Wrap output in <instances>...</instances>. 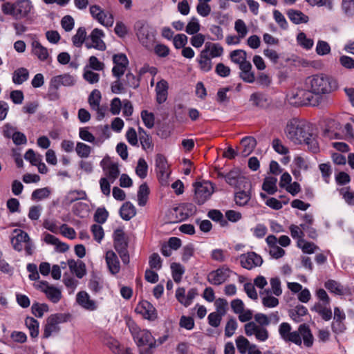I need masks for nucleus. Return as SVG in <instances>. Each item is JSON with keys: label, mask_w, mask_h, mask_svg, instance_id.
<instances>
[{"label": "nucleus", "mask_w": 354, "mask_h": 354, "mask_svg": "<svg viewBox=\"0 0 354 354\" xmlns=\"http://www.w3.org/2000/svg\"><path fill=\"white\" fill-rule=\"evenodd\" d=\"M285 133L294 144L304 143L308 146V151L313 153H317L319 151L317 135L308 122L297 118H292L286 124Z\"/></svg>", "instance_id": "obj_1"}, {"label": "nucleus", "mask_w": 354, "mask_h": 354, "mask_svg": "<svg viewBox=\"0 0 354 354\" xmlns=\"http://www.w3.org/2000/svg\"><path fill=\"white\" fill-rule=\"evenodd\" d=\"M306 83L316 95L329 94L338 88L337 81L330 75L323 73L308 77Z\"/></svg>", "instance_id": "obj_2"}, {"label": "nucleus", "mask_w": 354, "mask_h": 354, "mask_svg": "<svg viewBox=\"0 0 354 354\" xmlns=\"http://www.w3.org/2000/svg\"><path fill=\"white\" fill-rule=\"evenodd\" d=\"M33 9L30 0H17L15 3L6 2L1 6L3 14L12 16L15 19H30L29 15Z\"/></svg>", "instance_id": "obj_3"}, {"label": "nucleus", "mask_w": 354, "mask_h": 354, "mask_svg": "<svg viewBox=\"0 0 354 354\" xmlns=\"http://www.w3.org/2000/svg\"><path fill=\"white\" fill-rule=\"evenodd\" d=\"M114 248L120 255L124 264L129 263V254L127 250V237L122 229L118 228L113 232Z\"/></svg>", "instance_id": "obj_4"}, {"label": "nucleus", "mask_w": 354, "mask_h": 354, "mask_svg": "<svg viewBox=\"0 0 354 354\" xmlns=\"http://www.w3.org/2000/svg\"><path fill=\"white\" fill-rule=\"evenodd\" d=\"M135 27L137 30V37L140 43L147 48H151L155 41L153 29L142 21L136 22Z\"/></svg>", "instance_id": "obj_5"}, {"label": "nucleus", "mask_w": 354, "mask_h": 354, "mask_svg": "<svg viewBox=\"0 0 354 354\" xmlns=\"http://www.w3.org/2000/svg\"><path fill=\"white\" fill-rule=\"evenodd\" d=\"M293 98L295 100L293 103L297 106H319L322 100V97L316 95L311 88L298 90L293 95Z\"/></svg>", "instance_id": "obj_6"}, {"label": "nucleus", "mask_w": 354, "mask_h": 354, "mask_svg": "<svg viewBox=\"0 0 354 354\" xmlns=\"http://www.w3.org/2000/svg\"><path fill=\"white\" fill-rule=\"evenodd\" d=\"M194 201L198 205L204 204L214 192L212 185L210 183L196 182L194 184Z\"/></svg>", "instance_id": "obj_7"}, {"label": "nucleus", "mask_w": 354, "mask_h": 354, "mask_svg": "<svg viewBox=\"0 0 354 354\" xmlns=\"http://www.w3.org/2000/svg\"><path fill=\"white\" fill-rule=\"evenodd\" d=\"M127 325L137 346L139 348L148 345L150 342H153L151 341L153 337L149 331L145 330H138L137 326L133 322H127Z\"/></svg>", "instance_id": "obj_8"}, {"label": "nucleus", "mask_w": 354, "mask_h": 354, "mask_svg": "<svg viewBox=\"0 0 354 354\" xmlns=\"http://www.w3.org/2000/svg\"><path fill=\"white\" fill-rule=\"evenodd\" d=\"M113 62L114 66L112 68V74L117 79H120L129 66V59L125 54L118 53L113 55Z\"/></svg>", "instance_id": "obj_9"}, {"label": "nucleus", "mask_w": 354, "mask_h": 354, "mask_svg": "<svg viewBox=\"0 0 354 354\" xmlns=\"http://www.w3.org/2000/svg\"><path fill=\"white\" fill-rule=\"evenodd\" d=\"M231 272L232 270L227 266H223L210 272L207 276V281L211 284L219 286L227 279Z\"/></svg>", "instance_id": "obj_10"}, {"label": "nucleus", "mask_w": 354, "mask_h": 354, "mask_svg": "<svg viewBox=\"0 0 354 354\" xmlns=\"http://www.w3.org/2000/svg\"><path fill=\"white\" fill-rule=\"evenodd\" d=\"M232 62L239 65L241 71L248 72L252 70V64L247 61V53L244 50H234L230 53Z\"/></svg>", "instance_id": "obj_11"}, {"label": "nucleus", "mask_w": 354, "mask_h": 354, "mask_svg": "<svg viewBox=\"0 0 354 354\" xmlns=\"http://www.w3.org/2000/svg\"><path fill=\"white\" fill-rule=\"evenodd\" d=\"M135 310L149 321H154L158 317L156 309L147 300H142L139 302Z\"/></svg>", "instance_id": "obj_12"}, {"label": "nucleus", "mask_w": 354, "mask_h": 354, "mask_svg": "<svg viewBox=\"0 0 354 354\" xmlns=\"http://www.w3.org/2000/svg\"><path fill=\"white\" fill-rule=\"evenodd\" d=\"M241 265L243 268L251 270L257 266H261L263 263L261 257L254 252H250L247 254H242L240 256Z\"/></svg>", "instance_id": "obj_13"}, {"label": "nucleus", "mask_w": 354, "mask_h": 354, "mask_svg": "<svg viewBox=\"0 0 354 354\" xmlns=\"http://www.w3.org/2000/svg\"><path fill=\"white\" fill-rule=\"evenodd\" d=\"M180 214V221H185L196 213L197 208L192 203H184L174 209Z\"/></svg>", "instance_id": "obj_14"}, {"label": "nucleus", "mask_w": 354, "mask_h": 354, "mask_svg": "<svg viewBox=\"0 0 354 354\" xmlns=\"http://www.w3.org/2000/svg\"><path fill=\"white\" fill-rule=\"evenodd\" d=\"M156 167L157 175L160 180H166L169 176L167 173L168 168V163L165 156L161 153H158L156 156Z\"/></svg>", "instance_id": "obj_15"}, {"label": "nucleus", "mask_w": 354, "mask_h": 354, "mask_svg": "<svg viewBox=\"0 0 354 354\" xmlns=\"http://www.w3.org/2000/svg\"><path fill=\"white\" fill-rule=\"evenodd\" d=\"M13 232L17 234L11 239L12 247L17 251H21L23 248L21 243H29L30 237L28 233L22 230L15 229Z\"/></svg>", "instance_id": "obj_16"}, {"label": "nucleus", "mask_w": 354, "mask_h": 354, "mask_svg": "<svg viewBox=\"0 0 354 354\" xmlns=\"http://www.w3.org/2000/svg\"><path fill=\"white\" fill-rule=\"evenodd\" d=\"M41 283L46 286V289H42V292L46 294L48 299L53 303H57L62 297L61 291L58 288L50 286L46 281H41Z\"/></svg>", "instance_id": "obj_17"}, {"label": "nucleus", "mask_w": 354, "mask_h": 354, "mask_svg": "<svg viewBox=\"0 0 354 354\" xmlns=\"http://www.w3.org/2000/svg\"><path fill=\"white\" fill-rule=\"evenodd\" d=\"M67 263L71 272L74 273L77 278L82 279L86 275V265L82 261H75L74 259H69Z\"/></svg>", "instance_id": "obj_18"}, {"label": "nucleus", "mask_w": 354, "mask_h": 354, "mask_svg": "<svg viewBox=\"0 0 354 354\" xmlns=\"http://www.w3.org/2000/svg\"><path fill=\"white\" fill-rule=\"evenodd\" d=\"M77 302L84 308L88 310H94L97 306L95 301L90 299V297L85 291H80L77 294Z\"/></svg>", "instance_id": "obj_19"}, {"label": "nucleus", "mask_w": 354, "mask_h": 354, "mask_svg": "<svg viewBox=\"0 0 354 354\" xmlns=\"http://www.w3.org/2000/svg\"><path fill=\"white\" fill-rule=\"evenodd\" d=\"M106 261L110 272L115 274L120 271V262L115 253L112 250L106 253Z\"/></svg>", "instance_id": "obj_20"}, {"label": "nucleus", "mask_w": 354, "mask_h": 354, "mask_svg": "<svg viewBox=\"0 0 354 354\" xmlns=\"http://www.w3.org/2000/svg\"><path fill=\"white\" fill-rule=\"evenodd\" d=\"M257 140L252 136H246L241 139V145L243 147L241 154L243 156H249L257 146Z\"/></svg>", "instance_id": "obj_21"}, {"label": "nucleus", "mask_w": 354, "mask_h": 354, "mask_svg": "<svg viewBox=\"0 0 354 354\" xmlns=\"http://www.w3.org/2000/svg\"><path fill=\"white\" fill-rule=\"evenodd\" d=\"M250 101L252 102V105L257 108L266 109L270 102L268 98L262 93H253L250 97Z\"/></svg>", "instance_id": "obj_22"}, {"label": "nucleus", "mask_w": 354, "mask_h": 354, "mask_svg": "<svg viewBox=\"0 0 354 354\" xmlns=\"http://www.w3.org/2000/svg\"><path fill=\"white\" fill-rule=\"evenodd\" d=\"M168 84L165 80L159 81L156 87V102L158 104L165 102L167 97Z\"/></svg>", "instance_id": "obj_23"}, {"label": "nucleus", "mask_w": 354, "mask_h": 354, "mask_svg": "<svg viewBox=\"0 0 354 354\" xmlns=\"http://www.w3.org/2000/svg\"><path fill=\"white\" fill-rule=\"evenodd\" d=\"M104 36L102 30L95 28L93 30L90 35V38L95 46V48L100 50H104L106 49L105 43L101 39V37Z\"/></svg>", "instance_id": "obj_24"}, {"label": "nucleus", "mask_w": 354, "mask_h": 354, "mask_svg": "<svg viewBox=\"0 0 354 354\" xmlns=\"http://www.w3.org/2000/svg\"><path fill=\"white\" fill-rule=\"evenodd\" d=\"M286 14L290 20L295 24L307 23L309 19L307 15H304L301 11L297 10L290 9L287 11Z\"/></svg>", "instance_id": "obj_25"}, {"label": "nucleus", "mask_w": 354, "mask_h": 354, "mask_svg": "<svg viewBox=\"0 0 354 354\" xmlns=\"http://www.w3.org/2000/svg\"><path fill=\"white\" fill-rule=\"evenodd\" d=\"M136 214V207L129 201L124 203L120 209V215L125 221H129Z\"/></svg>", "instance_id": "obj_26"}, {"label": "nucleus", "mask_w": 354, "mask_h": 354, "mask_svg": "<svg viewBox=\"0 0 354 354\" xmlns=\"http://www.w3.org/2000/svg\"><path fill=\"white\" fill-rule=\"evenodd\" d=\"M299 332L303 337L304 345L307 347H311L313 344L314 338L309 326L306 324H301L299 326Z\"/></svg>", "instance_id": "obj_27"}, {"label": "nucleus", "mask_w": 354, "mask_h": 354, "mask_svg": "<svg viewBox=\"0 0 354 354\" xmlns=\"http://www.w3.org/2000/svg\"><path fill=\"white\" fill-rule=\"evenodd\" d=\"M32 53L41 61H45L48 57V52L46 47H44L39 41H34L32 43Z\"/></svg>", "instance_id": "obj_28"}, {"label": "nucleus", "mask_w": 354, "mask_h": 354, "mask_svg": "<svg viewBox=\"0 0 354 354\" xmlns=\"http://www.w3.org/2000/svg\"><path fill=\"white\" fill-rule=\"evenodd\" d=\"M277 181V178L273 176L265 178L262 185V189L266 192L268 194H274L277 191L276 185Z\"/></svg>", "instance_id": "obj_29"}, {"label": "nucleus", "mask_w": 354, "mask_h": 354, "mask_svg": "<svg viewBox=\"0 0 354 354\" xmlns=\"http://www.w3.org/2000/svg\"><path fill=\"white\" fill-rule=\"evenodd\" d=\"M207 53V48L202 50L200 55L201 59L198 61L200 68L204 72H208L212 68V61L211 59L208 57Z\"/></svg>", "instance_id": "obj_30"}, {"label": "nucleus", "mask_w": 354, "mask_h": 354, "mask_svg": "<svg viewBox=\"0 0 354 354\" xmlns=\"http://www.w3.org/2000/svg\"><path fill=\"white\" fill-rule=\"evenodd\" d=\"M25 325L30 330V335L32 338H35L39 335V322L32 317L28 316L25 319Z\"/></svg>", "instance_id": "obj_31"}, {"label": "nucleus", "mask_w": 354, "mask_h": 354, "mask_svg": "<svg viewBox=\"0 0 354 354\" xmlns=\"http://www.w3.org/2000/svg\"><path fill=\"white\" fill-rule=\"evenodd\" d=\"M149 193L150 190L146 183L140 185L138 192V202L140 206H145L146 205Z\"/></svg>", "instance_id": "obj_32"}, {"label": "nucleus", "mask_w": 354, "mask_h": 354, "mask_svg": "<svg viewBox=\"0 0 354 354\" xmlns=\"http://www.w3.org/2000/svg\"><path fill=\"white\" fill-rule=\"evenodd\" d=\"M60 327L48 317L46 319V323L44 326L43 338L47 339L51 336L53 332L58 333Z\"/></svg>", "instance_id": "obj_33"}, {"label": "nucleus", "mask_w": 354, "mask_h": 354, "mask_svg": "<svg viewBox=\"0 0 354 354\" xmlns=\"http://www.w3.org/2000/svg\"><path fill=\"white\" fill-rule=\"evenodd\" d=\"M28 77V71L25 68H19L14 71L12 74V81L16 84H21L26 81Z\"/></svg>", "instance_id": "obj_34"}, {"label": "nucleus", "mask_w": 354, "mask_h": 354, "mask_svg": "<svg viewBox=\"0 0 354 354\" xmlns=\"http://www.w3.org/2000/svg\"><path fill=\"white\" fill-rule=\"evenodd\" d=\"M325 288L328 290L330 292L335 293L338 295H344L343 286L337 281L329 279L325 282Z\"/></svg>", "instance_id": "obj_35"}, {"label": "nucleus", "mask_w": 354, "mask_h": 354, "mask_svg": "<svg viewBox=\"0 0 354 354\" xmlns=\"http://www.w3.org/2000/svg\"><path fill=\"white\" fill-rule=\"evenodd\" d=\"M86 38V32L84 27L77 29L76 34L73 36L72 41L75 46L81 47Z\"/></svg>", "instance_id": "obj_36"}, {"label": "nucleus", "mask_w": 354, "mask_h": 354, "mask_svg": "<svg viewBox=\"0 0 354 354\" xmlns=\"http://www.w3.org/2000/svg\"><path fill=\"white\" fill-rule=\"evenodd\" d=\"M297 246L301 248L304 253L307 254H313L315 252L316 249H318V247L314 243L308 242L304 239H300L298 240Z\"/></svg>", "instance_id": "obj_37"}, {"label": "nucleus", "mask_w": 354, "mask_h": 354, "mask_svg": "<svg viewBox=\"0 0 354 354\" xmlns=\"http://www.w3.org/2000/svg\"><path fill=\"white\" fill-rule=\"evenodd\" d=\"M49 307L46 304L35 302L31 306L32 313L37 317H42L44 312H48Z\"/></svg>", "instance_id": "obj_38"}, {"label": "nucleus", "mask_w": 354, "mask_h": 354, "mask_svg": "<svg viewBox=\"0 0 354 354\" xmlns=\"http://www.w3.org/2000/svg\"><path fill=\"white\" fill-rule=\"evenodd\" d=\"M171 269L174 281L179 283L181 281L182 276L185 272L184 268L178 263H172L171 264Z\"/></svg>", "instance_id": "obj_39"}, {"label": "nucleus", "mask_w": 354, "mask_h": 354, "mask_svg": "<svg viewBox=\"0 0 354 354\" xmlns=\"http://www.w3.org/2000/svg\"><path fill=\"white\" fill-rule=\"evenodd\" d=\"M148 165L145 160L142 158H139L136 167V174L142 179L147 176Z\"/></svg>", "instance_id": "obj_40"}, {"label": "nucleus", "mask_w": 354, "mask_h": 354, "mask_svg": "<svg viewBox=\"0 0 354 354\" xmlns=\"http://www.w3.org/2000/svg\"><path fill=\"white\" fill-rule=\"evenodd\" d=\"M50 194V190L48 187L37 189L32 193L31 198L33 201H40L48 198Z\"/></svg>", "instance_id": "obj_41"}, {"label": "nucleus", "mask_w": 354, "mask_h": 354, "mask_svg": "<svg viewBox=\"0 0 354 354\" xmlns=\"http://www.w3.org/2000/svg\"><path fill=\"white\" fill-rule=\"evenodd\" d=\"M312 310H315L325 321H328L332 318V311L330 308L322 307L319 304L315 305Z\"/></svg>", "instance_id": "obj_42"}, {"label": "nucleus", "mask_w": 354, "mask_h": 354, "mask_svg": "<svg viewBox=\"0 0 354 354\" xmlns=\"http://www.w3.org/2000/svg\"><path fill=\"white\" fill-rule=\"evenodd\" d=\"M109 217V212L104 207H98L94 214V221L100 224H103L106 222Z\"/></svg>", "instance_id": "obj_43"}, {"label": "nucleus", "mask_w": 354, "mask_h": 354, "mask_svg": "<svg viewBox=\"0 0 354 354\" xmlns=\"http://www.w3.org/2000/svg\"><path fill=\"white\" fill-rule=\"evenodd\" d=\"M141 118L145 125L147 128L151 129L153 127L155 116L153 113L149 112L147 110H143L141 111Z\"/></svg>", "instance_id": "obj_44"}, {"label": "nucleus", "mask_w": 354, "mask_h": 354, "mask_svg": "<svg viewBox=\"0 0 354 354\" xmlns=\"http://www.w3.org/2000/svg\"><path fill=\"white\" fill-rule=\"evenodd\" d=\"M201 25L196 17H192L185 28V32L189 35L197 34L200 30Z\"/></svg>", "instance_id": "obj_45"}, {"label": "nucleus", "mask_w": 354, "mask_h": 354, "mask_svg": "<svg viewBox=\"0 0 354 354\" xmlns=\"http://www.w3.org/2000/svg\"><path fill=\"white\" fill-rule=\"evenodd\" d=\"M75 151L77 154L80 158H87L91 153V148L90 146L84 143L77 142L76 145Z\"/></svg>", "instance_id": "obj_46"}, {"label": "nucleus", "mask_w": 354, "mask_h": 354, "mask_svg": "<svg viewBox=\"0 0 354 354\" xmlns=\"http://www.w3.org/2000/svg\"><path fill=\"white\" fill-rule=\"evenodd\" d=\"M86 198V194L84 191L82 190H73L68 192L67 199L69 203H73L78 200H84Z\"/></svg>", "instance_id": "obj_47"}, {"label": "nucleus", "mask_w": 354, "mask_h": 354, "mask_svg": "<svg viewBox=\"0 0 354 354\" xmlns=\"http://www.w3.org/2000/svg\"><path fill=\"white\" fill-rule=\"evenodd\" d=\"M101 93L97 90L94 89L88 96V103L92 109H95L96 106L100 105V102L101 100Z\"/></svg>", "instance_id": "obj_48"}, {"label": "nucleus", "mask_w": 354, "mask_h": 354, "mask_svg": "<svg viewBox=\"0 0 354 354\" xmlns=\"http://www.w3.org/2000/svg\"><path fill=\"white\" fill-rule=\"evenodd\" d=\"M125 84L129 87L137 88L140 86V78L134 75L131 72L126 74Z\"/></svg>", "instance_id": "obj_49"}, {"label": "nucleus", "mask_w": 354, "mask_h": 354, "mask_svg": "<svg viewBox=\"0 0 354 354\" xmlns=\"http://www.w3.org/2000/svg\"><path fill=\"white\" fill-rule=\"evenodd\" d=\"M251 196L245 191H240L235 194V201L236 205L243 206L250 200Z\"/></svg>", "instance_id": "obj_50"}, {"label": "nucleus", "mask_w": 354, "mask_h": 354, "mask_svg": "<svg viewBox=\"0 0 354 354\" xmlns=\"http://www.w3.org/2000/svg\"><path fill=\"white\" fill-rule=\"evenodd\" d=\"M224 315L225 312H221V313H211L207 317L209 324L215 328L218 327L221 324L222 316Z\"/></svg>", "instance_id": "obj_51"}, {"label": "nucleus", "mask_w": 354, "mask_h": 354, "mask_svg": "<svg viewBox=\"0 0 354 354\" xmlns=\"http://www.w3.org/2000/svg\"><path fill=\"white\" fill-rule=\"evenodd\" d=\"M240 178V171L239 169H232L225 175V181L231 186L236 185Z\"/></svg>", "instance_id": "obj_52"}, {"label": "nucleus", "mask_w": 354, "mask_h": 354, "mask_svg": "<svg viewBox=\"0 0 354 354\" xmlns=\"http://www.w3.org/2000/svg\"><path fill=\"white\" fill-rule=\"evenodd\" d=\"M236 344L238 351L240 353L244 354L246 353L248 348L250 346V342L247 338L241 335L239 336L236 339Z\"/></svg>", "instance_id": "obj_53"}, {"label": "nucleus", "mask_w": 354, "mask_h": 354, "mask_svg": "<svg viewBox=\"0 0 354 354\" xmlns=\"http://www.w3.org/2000/svg\"><path fill=\"white\" fill-rule=\"evenodd\" d=\"M297 41L303 48L307 50L310 49L313 46V40L307 38L304 32H300L298 34Z\"/></svg>", "instance_id": "obj_54"}, {"label": "nucleus", "mask_w": 354, "mask_h": 354, "mask_svg": "<svg viewBox=\"0 0 354 354\" xmlns=\"http://www.w3.org/2000/svg\"><path fill=\"white\" fill-rule=\"evenodd\" d=\"M187 37L185 34H177L173 39L174 46L176 49L184 48L187 44Z\"/></svg>", "instance_id": "obj_55"}, {"label": "nucleus", "mask_w": 354, "mask_h": 354, "mask_svg": "<svg viewBox=\"0 0 354 354\" xmlns=\"http://www.w3.org/2000/svg\"><path fill=\"white\" fill-rule=\"evenodd\" d=\"M273 17L276 22L283 30H286L288 27V22L284 16L277 10L273 11Z\"/></svg>", "instance_id": "obj_56"}, {"label": "nucleus", "mask_w": 354, "mask_h": 354, "mask_svg": "<svg viewBox=\"0 0 354 354\" xmlns=\"http://www.w3.org/2000/svg\"><path fill=\"white\" fill-rule=\"evenodd\" d=\"M339 192L348 205H354V192H350V187L342 188Z\"/></svg>", "instance_id": "obj_57"}, {"label": "nucleus", "mask_w": 354, "mask_h": 354, "mask_svg": "<svg viewBox=\"0 0 354 354\" xmlns=\"http://www.w3.org/2000/svg\"><path fill=\"white\" fill-rule=\"evenodd\" d=\"M90 12L93 18L97 19L100 23L102 17H106V14L101 9L99 6L94 5L90 7Z\"/></svg>", "instance_id": "obj_58"}, {"label": "nucleus", "mask_w": 354, "mask_h": 354, "mask_svg": "<svg viewBox=\"0 0 354 354\" xmlns=\"http://www.w3.org/2000/svg\"><path fill=\"white\" fill-rule=\"evenodd\" d=\"M91 230L94 239L98 243H100L104 235L102 227L100 225L93 224L91 225Z\"/></svg>", "instance_id": "obj_59"}, {"label": "nucleus", "mask_w": 354, "mask_h": 354, "mask_svg": "<svg viewBox=\"0 0 354 354\" xmlns=\"http://www.w3.org/2000/svg\"><path fill=\"white\" fill-rule=\"evenodd\" d=\"M237 328V323L234 317H231L227 322L225 328V335L226 337H230L232 336L235 330Z\"/></svg>", "instance_id": "obj_60"}, {"label": "nucleus", "mask_w": 354, "mask_h": 354, "mask_svg": "<svg viewBox=\"0 0 354 354\" xmlns=\"http://www.w3.org/2000/svg\"><path fill=\"white\" fill-rule=\"evenodd\" d=\"M49 317L53 322L59 325V324L68 322L71 317V315L70 313H55L50 315Z\"/></svg>", "instance_id": "obj_61"}, {"label": "nucleus", "mask_w": 354, "mask_h": 354, "mask_svg": "<svg viewBox=\"0 0 354 354\" xmlns=\"http://www.w3.org/2000/svg\"><path fill=\"white\" fill-rule=\"evenodd\" d=\"M319 168L322 172L323 178L324 179L325 182L328 183L329 182L330 176L332 174V169L330 163H322L319 165Z\"/></svg>", "instance_id": "obj_62"}, {"label": "nucleus", "mask_w": 354, "mask_h": 354, "mask_svg": "<svg viewBox=\"0 0 354 354\" xmlns=\"http://www.w3.org/2000/svg\"><path fill=\"white\" fill-rule=\"evenodd\" d=\"M149 263L151 269L159 270L162 266V260L158 253H153L149 257Z\"/></svg>", "instance_id": "obj_63"}, {"label": "nucleus", "mask_w": 354, "mask_h": 354, "mask_svg": "<svg viewBox=\"0 0 354 354\" xmlns=\"http://www.w3.org/2000/svg\"><path fill=\"white\" fill-rule=\"evenodd\" d=\"M330 47L329 44L324 41H319L316 47V52L319 55H325L330 53Z\"/></svg>", "instance_id": "obj_64"}]
</instances>
